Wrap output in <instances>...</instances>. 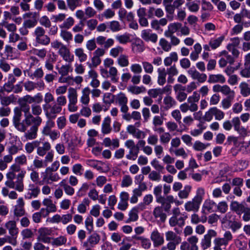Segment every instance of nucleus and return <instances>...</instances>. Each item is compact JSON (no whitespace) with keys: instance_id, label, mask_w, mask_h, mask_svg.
<instances>
[{"instance_id":"nucleus-1","label":"nucleus","mask_w":250,"mask_h":250,"mask_svg":"<svg viewBox=\"0 0 250 250\" xmlns=\"http://www.w3.org/2000/svg\"><path fill=\"white\" fill-rule=\"evenodd\" d=\"M42 101V96L40 93H38L34 96L26 95L18 100V103L20 106L16 107L14 109V116L12 119V123L15 128L20 132H25V126L24 125V119L21 121L23 106L25 104H32L36 102L38 104Z\"/></svg>"},{"instance_id":"nucleus-2","label":"nucleus","mask_w":250,"mask_h":250,"mask_svg":"<svg viewBox=\"0 0 250 250\" xmlns=\"http://www.w3.org/2000/svg\"><path fill=\"white\" fill-rule=\"evenodd\" d=\"M22 109L24 114L25 131H26L27 128L30 126L39 127L42 122V118L40 116L34 115L31 113L30 111V106L28 104L23 106Z\"/></svg>"},{"instance_id":"nucleus-3","label":"nucleus","mask_w":250,"mask_h":250,"mask_svg":"<svg viewBox=\"0 0 250 250\" xmlns=\"http://www.w3.org/2000/svg\"><path fill=\"white\" fill-rule=\"evenodd\" d=\"M55 125L54 121L51 119H47L45 123V125L42 130V134L44 136H48L52 141H55L59 139L60 133L57 130H52Z\"/></svg>"},{"instance_id":"nucleus-4","label":"nucleus","mask_w":250,"mask_h":250,"mask_svg":"<svg viewBox=\"0 0 250 250\" xmlns=\"http://www.w3.org/2000/svg\"><path fill=\"white\" fill-rule=\"evenodd\" d=\"M34 35L37 43L43 45H47L50 43V39L45 35V31L42 27H36L34 30Z\"/></svg>"},{"instance_id":"nucleus-5","label":"nucleus","mask_w":250,"mask_h":250,"mask_svg":"<svg viewBox=\"0 0 250 250\" xmlns=\"http://www.w3.org/2000/svg\"><path fill=\"white\" fill-rule=\"evenodd\" d=\"M125 146L129 149L128 153L126 155L128 160L135 161L138 157L140 152V148L138 146H136L133 140H127L125 143Z\"/></svg>"},{"instance_id":"nucleus-6","label":"nucleus","mask_w":250,"mask_h":250,"mask_svg":"<svg viewBox=\"0 0 250 250\" xmlns=\"http://www.w3.org/2000/svg\"><path fill=\"white\" fill-rule=\"evenodd\" d=\"M52 233L51 229L46 227L41 228L38 230L37 240L43 243H50L52 237L50 236L52 235Z\"/></svg>"},{"instance_id":"nucleus-7","label":"nucleus","mask_w":250,"mask_h":250,"mask_svg":"<svg viewBox=\"0 0 250 250\" xmlns=\"http://www.w3.org/2000/svg\"><path fill=\"white\" fill-rule=\"evenodd\" d=\"M198 238L195 235H192L187 239V241L183 242L180 246L181 250H199L197 243Z\"/></svg>"},{"instance_id":"nucleus-8","label":"nucleus","mask_w":250,"mask_h":250,"mask_svg":"<svg viewBox=\"0 0 250 250\" xmlns=\"http://www.w3.org/2000/svg\"><path fill=\"white\" fill-rule=\"evenodd\" d=\"M44 110L45 111V115L48 119L53 120L57 117V115L60 113L62 110V107L59 106L56 103L53 105L47 104L43 105Z\"/></svg>"},{"instance_id":"nucleus-9","label":"nucleus","mask_w":250,"mask_h":250,"mask_svg":"<svg viewBox=\"0 0 250 250\" xmlns=\"http://www.w3.org/2000/svg\"><path fill=\"white\" fill-rule=\"evenodd\" d=\"M42 204L45 208H42L41 211L43 214V217L45 218L50 213L55 212L57 211V207L53 202V201L48 198H45L42 201Z\"/></svg>"},{"instance_id":"nucleus-10","label":"nucleus","mask_w":250,"mask_h":250,"mask_svg":"<svg viewBox=\"0 0 250 250\" xmlns=\"http://www.w3.org/2000/svg\"><path fill=\"white\" fill-rule=\"evenodd\" d=\"M55 171L47 170L46 168L44 172L42 173V182L46 184H50L52 182L58 181L60 179V177L58 173L54 172Z\"/></svg>"},{"instance_id":"nucleus-11","label":"nucleus","mask_w":250,"mask_h":250,"mask_svg":"<svg viewBox=\"0 0 250 250\" xmlns=\"http://www.w3.org/2000/svg\"><path fill=\"white\" fill-rule=\"evenodd\" d=\"M217 232L213 229H209L201 241V247L203 250L210 248L211 245V238L216 236Z\"/></svg>"},{"instance_id":"nucleus-12","label":"nucleus","mask_w":250,"mask_h":250,"mask_svg":"<svg viewBox=\"0 0 250 250\" xmlns=\"http://www.w3.org/2000/svg\"><path fill=\"white\" fill-rule=\"evenodd\" d=\"M23 85L25 90L28 92L34 91L36 88L42 90L45 86L44 82L42 80H40L37 82L28 80L23 83Z\"/></svg>"},{"instance_id":"nucleus-13","label":"nucleus","mask_w":250,"mask_h":250,"mask_svg":"<svg viewBox=\"0 0 250 250\" xmlns=\"http://www.w3.org/2000/svg\"><path fill=\"white\" fill-rule=\"evenodd\" d=\"M40 193V188L34 184H29L26 189L24 198L26 199L31 200L37 198Z\"/></svg>"},{"instance_id":"nucleus-14","label":"nucleus","mask_w":250,"mask_h":250,"mask_svg":"<svg viewBox=\"0 0 250 250\" xmlns=\"http://www.w3.org/2000/svg\"><path fill=\"white\" fill-rule=\"evenodd\" d=\"M5 228L8 230L9 236L11 239H15L16 243L18 244L17 236L19 233V229L17 226L16 221L10 220L7 222L5 224Z\"/></svg>"},{"instance_id":"nucleus-15","label":"nucleus","mask_w":250,"mask_h":250,"mask_svg":"<svg viewBox=\"0 0 250 250\" xmlns=\"http://www.w3.org/2000/svg\"><path fill=\"white\" fill-rule=\"evenodd\" d=\"M24 202L22 197L19 198L16 201V204L14 207V215L17 217L24 216L25 214L24 209Z\"/></svg>"},{"instance_id":"nucleus-16","label":"nucleus","mask_w":250,"mask_h":250,"mask_svg":"<svg viewBox=\"0 0 250 250\" xmlns=\"http://www.w3.org/2000/svg\"><path fill=\"white\" fill-rule=\"evenodd\" d=\"M212 90L214 92H221L228 97H234V91L227 85L215 84L213 86Z\"/></svg>"},{"instance_id":"nucleus-17","label":"nucleus","mask_w":250,"mask_h":250,"mask_svg":"<svg viewBox=\"0 0 250 250\" xmlns=\"http://www.w3.org/2000/svg\"><path fill=\"white\" fill-rule=\"evenodd\" d=\"M115 101L121 106V112H126L129 110V108L127 105L128 99L125 94L121 92L116 95Z\"/></svg>"},{"instance_id":"nucleus-18","label":"nucleus","mask_w":250,"mask_h":250,"mask_svg":"<svg viewBox=\"0 0 250 250\" xmlns=\"http://www.w3.org/2000/svg\"><path fill=\"white\" fill-rule=\"evenodd\" d=\"M141 38L146 42H151L155 43L158 41V35L153 33L150 29H145L141 32Z\"/></svg>"},{"instance_id":"nucleus-19","label":"nucleus","mask_w":250,"mask_h":250,"mask_svg":"<svg viewBox=\"0 0 250 250\" xmlns=\"http://www.w3.org/2000/svg\"><path fill=\"white\" fill-rule=\"evenodd\" d=\"M201 202L194 198L187 202L184 205L185 210L188 212H197L199 210Z\"/></svg>"},{"instance_id":"nucleus-20","label":"nucleus","mask_w":250,"mask_h":250,"mask_svg":"<svg viewBox=\"0 0 250 250\" xmlns=\"http://www.w3.org/2000/svg\"><path fill=\"white\" fill-rule=\"evenodd\" d=\"M96 43L100 46H103L104 49H108L112 46L115 42L112 38L107 39L104 36H99L96 39Z\"/></svg>"},{"instance_id":"nucleus-21","label":"nucleus","mask_w":250,"mask_h":250,"mask_svg":"<svg viewBox=\"0 0 250 250\" xmlns=\"http://www.w3.org/2000/svg\"><path fill=\"white\" fill-rule=\"evenodd\" d=\"M188 73L193 80H197L199 83H203L206 81L207 76L205 73H201L195 68H190L188 70Z\"/></svg>"},{"instance_id":"nucleus-22","label":"nucleus","mask_w":250,"mask_h":250,"mask_svg":"<svg viewBox=\"0 0 250 250\" xmlns=\"http://www.w3.org/2000/svg\"><path fill=\"white\" fill-rule=\"evenodd\" d=\"M147 188V187L145 183L140 184L138 188H136L133 190V194L130 199L131 203L135 204L138 201V197L142 195V192Z\"/></svg>"},{"instance_id":"nucleus-23","label":"nucleus","mask_w":250,"mask_h":250,"mask_svg":"<svg viewBox=\"0 0 250 250\" xmlns=\"http://www.w3.org/2000/svg\"><path fill=\"white\" fill-rule=\"evenodd\" d=\"M150 239L154 247L160 246L164 243L163 236L157 229L153 230L151 233Z\"/></svg>"},{"instance_id":"nucleus-24","label":"nucleus","mask_w":250,"mask_h":250,"mask_svg":"<svg viewBox=\"0 0 250 250\" xmlns=\"http://www.w3.org/2000/svg\"><path fill=\"white\" fill-rule=\"evenodd\" d=\"M129 194L125 191H122L120 194V201L118 204V208L121 210H125L128 206V200Z\"/></svg>"},{"instance_id":"nucleus-25","label":"nucleus","mask_w":250,"mask_h":250,"mask_svg":"<svg viewBox=\"0 0 250 250\" xmlns=\"http://www.w3.org/2000/svg\"><path fill=\"white\" fill-rule=\"evenodd\" d=\"M58 54L66 62H71L73 61L74 56L71 54L69 49L65 45L59 50Z\"/></svg>"},{"instance_id":"nucleus-26","label":"nucleus","mask_w":250,"mask_h":250,"mask_svg":"<svg viewBox=\"0 0 250 250\" xmlns=\"http://www.w3.org/2000/svg\"><path fill=\"white\" fill-rule=\"evenodd\" d=\"M126 130L128 133L138 139H144L146 135L145 132L135 128V126L131 125L127 126Z\"/></svg>"},{"instance_id":"nucleus-27","label":"nucleus","mask_w":250,"mask_h":250,"mask_svg":"<svg viewBox=\"0 0 250 250\" xmlns=\"http://www.w3.org/2000/svg\"><path fill=\"white\" fill-rule=\"evenodd\" d=\"M16 176V173L11 171H9L6 173V178L7 180L5 182V185L7 188L14 189L17 190L16 181H14V179L15 178Z\"/></svg>"},{"instance_id":"nucleus-28","label":"nucleus","mask_w":250,"mask_h":250,"mask_svg":"<svg viewBox=\"0 0 250 250\" xmlns=\"http://www.w3.org/2000/svg\"><path fill=\"white\" fill-rule=\"evenodd\" d=\"M42 146L38 145L37 149V154L41 157H43L49 152L51 149L50 143L48 141H44L42 143Z\"/></svg>"},{"instance_id":"nucleus-29","label":"nucleus","mask_w":250,"mask_h":250,"mask_svg":"<svg viewBox=\"0 0 250 250\" xmlns=\"http://www.w3.org/2000/svg\"><path fill=\"white\" fill-rule=\"evenodd\" d=\"M216 203L210 199L205 200L202 207V212L206 214L213 211V208L215 207Z\"/></svg>"},{"instance_id":"nucleus-30","label":"nucleus","mask_w":250,"mask_h":250,"mask_svg":"<svg viewBox=\"0 0 250 250\" xmlns=\"http://www.w3.org/2000/svg\"><path fill=\"white\" fill-rule=\"evenodd\" d=\"M152 214L155 218H159L162 223L165 222L166 220L167 215L164 212V208L162 206L156 207L153 209Z\"/></svg>"},{"instance_id":"nucleus-31","label":"nucleus","mask_w":250,"mask_h":250,"mask_svg":"<svg viewBox=\"0 0 250 250\" xmlns=\"http://www.w3.org/2000/svg\"><path fill=\"white\" fill-rule=\"evenodd\" d=\"M39 127L35 126H30L29 129L26 130L24 133V137L26 140H34L38 137V132Z\"/></svg>"},{"instance_id":"nucleus-32","label":"nucleus","mask_w":250,"mask_h":250,"mask_svg":"<svg viewBox=\"0 0 250 250\" xmlns=\"http://www.w3.org/2000/svg\"><path fill=\"white\" fill-rule=\"evenodd\" d=\"M19 174L17 176L16 185L17 191L21 192L24 190V185L23 183V179L25 177L26 171L25 170H21L19 172Z\"/></svg>"},{"instance_id":"nucleus-33","label":"nucleus","mask_w":250,"mask_h":250,"mask_svg":"<svg viewBox=\"0 0 250 250\" xmlns=\"http://www.w3.org/2000/svg\"><path fill=\"white\" fill-rule=\"evenodd\" d=\"M246 205L245 203H240L237 201H232L230 204V209L237 215L242 214V210Z\"/></svg>"},{"instance_id":"nucleus-34","label":"nucleus","mask_w":250,"mask_h":250,"mask_svg":"<svg viewBox=\"0 0 250 250\" xmlns=\"http://www.w3.org/2000/svg\"><path fill=\"white\" fill-rule=\"evenodd\" d=\"M67 239L65 236L60 235L58 237H52L50 243L56 247L64 246L66 244Z\"/></svg>"},{"instance_id":"nucleus-35","label":"nucleus","mask_w":250,"mask_h":250,"mask_svg":"<svg viewBox=\"0 0 250 250\" xmlns=\"http://www.w3.org/2000/svg\"><path fill=\"white\" fill-rule=\"evenodd\" d=\"M226 82L225 77L220 74H210L208 76V82L209 83H223Z\"/></svg>"},{"instance_id":"nucleus-36","label":"nucleus","mask_w":250,"mask_h":250,"mask_svg":"<svg viewBox=\"0 0 250 250\" xmlns=\"http://www.w3.org/2000/svg\"><path fill=\"white\" fill-rule=\"evenodd\" d=\"M153 197L151 194L146 195L143 199V202L138 205L137 208L138 210H143L146 208V206L149 205L153 201Z\"/></svg>"},{"instance_id":"nucleus-37","label":"nucleus","mask_w":250,"mask_h":250,"mask_svg":"<svg viewBox=\"0 0 250 250\" xmlns=\"http://www.w3.org/2000/svg\"><path fill=\"white\" fill-rule=\"evenodd\" d=\"M57 60V55L54 53L48 56V58L45 62V68L48 71H52L54 68V63Z\"/></svg>"},{"instance_id":"nucleus-38","label":"nucleus","mask_w":250,"mask_h":250,"mask_svg":"<svg viewBox=\"0 0 250 250\" xmlns=\"http://www.w3.org/2000/svg\"><path fill=\"white\" fill-rule=\"evenodd\" d=\"M164 108L168 110L176 105L175 100L169 95H167L163 99Z\"/></svg>"},{"instance_id":"nucleus-39","label":"nucleus","mask_w":250,"mask_h":250,"mask_svg":"<svg viewBox=\"0 0 250 250\" xmlns=\"http://www.w3.org/2000/svg\"><path fill=\"white\" fill-rule=\"evenodd\" d=\"M41 141L38 140H34L31 142H28L25 145V150L27 153L31 154L32 153L35 148L38 146V145H40Z\"/></svg>"},{"instance_id":"nucleus-40","label":"nucleus","mask_w":250,"mask_h":250,"mask_svg":"<svg viewBox=\"0 0 250 250\" xmlns=\"http://www.w3.org/2000/svg\"><path fill=\"white\" fill-rule=\"evenodd\" d=\"M82 93V95L80 99L81 102L85 105L88 104L90 101V88L88 87H85L83 89Z\"/></svg>"},{"instance_id":"nucleus-41","label":"nucleus","mask_w":250,"mask_h":250,"mask_svg":"<svg viewBox=\"0 0 250 250\" xmlns=\"http://www.w3.org/2000/svg\"><path fill=\"white\" fill-rule=\"evenodd\" d=\"M178 60L177 53L175 52H171L169 56L165 58L164 61V65L169 66L171 65L172 62H176Z\"/></svg>"},{"instance_id":"nucleus-42","label":"nucleus","mask_w":250,"mask_h":250,"mask_svg":"<svg viewBox=\"0 0 250 250\" xmlns=\"http://www.w3.org/2000/svg\"><path fill=\"white\" fill-rule=\"evenodd\" d=\"M60 185L63 188L66 194L69 196H72L74 194V188H72L71 186L67 184L65 179L62 180L60 183Z\"/></svg>"},{"instance_id":"nucleus-43","label":"nucleus","mask_w":250,"mask_h":250,"mask_svg":"<svg viewBox=\"0 0 250 250\" xmlns=\"http://www.w3.org/2000/svg\"><path fill=\"white\" fill-rule=\"evenodd\" d=\"M111 119L106 117L104 119L102 125V131L104 134H108L111 131L110 126Z\"/></svg>"},{"instance_id":"nucleus-44","label":"nucleus","mask_w":250,"mask_h":250,"mask_svg":"<svg viewBox=\"0 0 250 250\" xmlns=\"http://www.w3.org/2000/svg\"><path fill=\"white\" fill-rule=\"evenodd\" d=\"M157 83L160 85H164L166 83L167 72L165 68L158 69Z\"/></svg>"},{"instance_id":"nucleus-45","label":"nucleus","mask_w":250,"mask_h":250,"mask_svg":"<svg viewBox=\"0 0 250 250\" xmlns=\"http://www.w3.org/2000/svg\"><path fill=\"white\" fill-rule=\"evenodd\" d=\"M68 98L69 103H77L78 102V93L76 89L69 87L68 89Z\"/></svg>"},{"instance_id":"nucleus-46","label":"nucleus","mask_w":250,"mask_h":250,"mask_svg":"<svg viewBox=\"0 0 250 250\" xmlns=\"http://www.w3.org/2000/svg\"><path fill=\"white\" fill-rule=\"evenodd\" d=\"M127 90L129 92L136 95L144 93L146 91V87L142 85H131L127 88Z\"/></svg>"},{"instance_id":"nucleus-47","label":"nucleus","mask_w":250,"mask_h":250,"mask_svg":"<svg viewBox=\"0 0 250 250\" xmlns=\"http://www.w3.org/2000/svg\"><path fill=\"white\" fill-rule=\"evenodd\" d=\"M166 239L167 241H181L180 236L177 235L175 232L168 230L165 233Z\"/></svg>"},{"instance_id":"nucleus-48","label":"nucleus","mask_w":250,"mask_h":250,"mask_svg":"<svg viewBox=\"0 0 250 250\" xmlns=\"http://www.w3.org/2000/svg\"><path fill=\"white\" fill-rule=\"evenodd\" d=\"M108 72L111 81L113 83H117L119 81L117 69L115 67L111 66L109 67Z\"/></svg>"},{"instance_id":"nucleus-49","label":"nucleus","mask_w":250,"mask_h":250,"mask_svg":"<svg viewBox=\"0 0 250 250\" xmlns=\"http://www.w3.org/2000/svg\"><path fill=\"white\" fill-rule=\"evenodd\" d=\"M115 39L119 43L123 44H125L130 42V36L127 33L117 35L115 36Z\"/></svg>"},{"instance_id":"nucleus-50","label":"nucleus","mask_w":250,"mask_h":250,"mask_svg":"<svg viewBox=\"0 0 250 250\" xmlns=\"http://www.w3.org/2000/svg\"><path fill=\"white\" fill-rule=\"evenodd\" d=\"M75 55L78 58L79 61L81 62L86 61L87 59V55L84 52L82 48H78L75 49Z\"/></svg>"},{"instance_id":"nucleus-51","label":"nucleus","mask_w":250,"mask_h":250,"mask_svg":"<svg viewBox=\"0 0 250 250\" xmlns=\"http://www.w3.org/2000/svg\"><path fill=\"white\" fill-rule=\"evenodd\" d=\"M60 37L67 43H69L73 39L72 34L70 32L63 29L61 30Z\"/></svg>"},{"instance_id":"nucleus-52","label":"nucleus","mask_w":250,"mask_h":250,"mask_svg":"<svg viewBox=\"0 0 250 250\" xmlns=\"http://www.w3.org/2000/svg\"><path fill=\"white\" fill-rule=\"evenodd\" d=\"M90 204V201L88 198H84L78 206V211L80 213H84L87 210V207L89 206Z\"/></svg>"},{"instance_id":"nucleus-53","label":"nucleus","mask_w":250,"mask_h":250,"mask_svg":"<svg viewBox=\"0 0 250 250\" xmlns=\"http://www.w3.org/2000/svg\"><path fill=\"white\" fill-rule=\"evenodd\" d=\"M207 220V218L206 216L200 217L198 214L195 213L191 214L190 216L191 223L195 225L198 224L200 222L205 223Z\"/></svg>"},{"instance_id":"nucleus-54","label":"nucleus","mask_w":250,"mask_h":250,"mask_svg":"<svg viewBox=\"0 0 250 250\" xmlns=\"http://www.w3.org/2000/svg\"><path fill=\"white\" fill-rule=\"evenodd\" d=\"M109 28L112 32H117L122 29V26L117 21H112L108 22Z\"/></svg>"},{"instance_id":"nucleus-55","label":"nucleus","mask_w":250,"mask_h":250,"mask_svg":"<svg viewBox=\"0 0 250 250\" xmlns=\"http://www.w3.org/2000/svg\"><path fill=\"white\" fill-rule=\"evenodd\" d=\"M74 19L72 17H69L64 21L62 23L59 25V27L61 29H68L74 25Z\"/></svg>"},{"instance_id":"nucleus-56","label":"nucleus","mask_w":250,"mask_h":250,"mask_svg":"<svg viewBox=\"0 0 250 250\" xmlns=\"http://www.w3.org/2000/svg\"><path fill=\"white\" fill-rule=\"evenodd\" d=\"M240 93L243 97H248L250 95V88L248 84L245 82L241 83L240 84Z\"/></svg>"},{"instance_id":"nucleus-57","label":"nucleus","mask_w":250,"mask_h":250,"mask_svg":"<svg viewBox=\"0 0 250 250\" xmlns=\"http://www.w3.org/2000/svg\"><path fill=\"white\" fill-rule=\"evenodd\" d=\"M172 216L169 220V224L173 223L174 224L176 222V218L180 216L181 214L180 209L179 208H174L172 210Z\"/></svg>"},{"instance_id":"nucleus-58","label":"nucleus","mask_w":250,"mask_h":250,"mask_svg":"<svg viewBox=\"0 0 250 250\" xmlns=\"http://www.w3.org/2000/svg\"><path fill=\"white\" fill-rule=\"evenodd\" d=\"M212 109L216 120L220 121L224 118L225 114L222 110L215 106L212 107Z\"/></svg>"},{"instance_id":"nucleus-59","label":"nucleus","mask_w":250,"mask_h":250,"mask_svg":"<svg viewBox=\"0 0 250 250\" xmlns=\"http://www.w3.org/2000/svg\"><path fill=\"white\" fill-rule=\"evenodd\" d=\"M132 50L136 53H140L144 51V46L142 41L139 40L132 44Z\"/></svg>"},{"instance_id":"nucleus-60","label":"nucleus","mask_w":250,"mask_h":250,"mask_svg":"<svg viewBox=\"0 0 250 250\" xmlns=\"http://www.w3.org/2000/svg\"><path fill=\"white\" fill-rule=\"evenodd\" d=\"M223 39L224 38L222 37H219L217 39H211L209 42L210 47L212 49H215L220 45Z\"/></svg>"},{"instance_id":"nucleus-61","label":"nucleus","mask_w":250,"mask_h":250,"mask_svg":"<svg viewBox=\"0 0 250 250\" xmlns=\"http://www.w3.org/2000/svg\"><path fill=\"white\" fill-rule=\"evenodd\" d=\"M118 64L121 67H126L129 65L128 57L125 55H121L117 59Z\"/></svg>"},{"instance_id":"nucleus-62","label":"nucleus","mask_w":250,"mask_h":250,"mask_svg":"<svg viewBox=\"0 0 250 250\" xmlns=\"http://www.w3.org/2000/svg\"><path fill=\"white\" fill-rule=\"evenodd\" d=\"M191 187L190 186H186L183 190H180L178 192V196L180 199H187L188 197L190 192Z\"/></svg>"},{"instance_id":"nucleus-63","label":"nucleus","mask_w":250,"mask_h":250,"mask_svg":"<svg viewBox=\"0 0 250 250\" xmlns=\"http://www.w3.org/2000/svg\"><path fill=\"white\" fill-rule=\"evenodd\" d=\"M159 45L162 49L166 52H168L171 49V45L170 42L164 38H161L159 41Z\"/></svg>"},{"instance_id":"nucleus-64","label":"nucleus","mask_w":250,"mask_h":250,"mask_svg":"<svg viewBox=\"0 0 250 250\" xmlns=\"http://www.w3.org/2000/svg\"><path fill=\"white\" fill-rule=\"evenodd\" d=\"M124 51V49L120 46H116L115 47L112 48L109 51V55L114 58L117 57L120 54H122Z\"/></svg>"}]
</instances>
